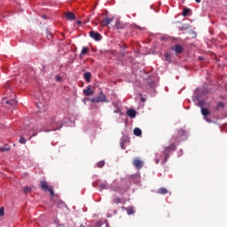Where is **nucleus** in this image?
I'll return each instance as SVG.
<instances>
[{
  "label": "nucleus",
  "mask_w": 227,
  "mask_h": 227,
  "mask_svg": "<svg viewBox=\"0 0 227 227\" xmlns=\"http://www.w3.org/2000/svg\"><path fill=\"white\" fill-rule=\"evenodd\" d=\"M176 150V145L175 144H170L168 146L165 148L163 151L164 156L161 157L163 160V163L168 162V159H169V152H175Z\"/></svg>",
  "instance_id": "nucleus-1"
},
{
  "label": "nucleus",
  "mask_w": 227,
  "mask_h": 227,
  "mask_svg": "<svg viewBox=\"0 0 227 227\" xmlns=\"http://www.w3.org/2000/svg\"><path fill=\"white\" fill-rule=\"evenodd\" d=\"M185 136H187L186 131L184 129H177L175 136H173V139L174 141H176V143H180V141L184 140V137H185Z\"/></svg>",
  "instance_id": "nucleus-2"
},
{
  "label": "nucleus",
  "mask_w": 227,
  "mask_h": 227,
  "mask_svg": "<svg viewBox=\"0 0 227 227\" xmlns=\"http://www.w3.org/2000/svg\"><path fill=\"white\" fill-rule=\"evenodd\" d=\"M41 189L42 191H44V192H46V191L50 192V196L51 198V200L54 198V190L52 186H49V184H47L46 181H41Z\"/></svg>",
  "instance_id": "nucleus-3"
},
{
  "label": "nucleus",
  "mask_w": 227,
  "mask_h": 227,
  "mask_svg": "<svg viewBox=\"0 0 227 227\" xmlns=\"http://www.w3.org/2000/svg\"><path fill=\"white\" fill-rule=\"evenodd\" d=\"M90 102L98 104V102H107V97L104 94V91H100V95L90 98Z\"/></svg>",
  "instance_id": "nucleus-4"
},
{
  "label": "nucleus",
  "mask_w": 227,
  "mask_h": 227,
  "mask_svg": "<svg viewBox=\"0 0 227 227\" xmlns=\"http://www.w3.org/2000/svg\"><path fill=\"white\" fill-rule=\"evenodd\" d=\"M48 125L50 127H51V129H52L51 130H59V129H61V127H62L60 122L59 123L56 122V119L54 117H51L50 119Z\"/></svg>",
  "instance_id": "nucleus-5"
},
{
  "label": "nucleus",
  "mask_w": 227,
  "mask_h": 227,
  "mask_svg": "<svg viewBox=\"0 0 227 227\" xmlns=\"http://www.w3.org/2000/svg\"><path fill=\"white\" fill-rule=\"evenodd\" d=\"M90 38L96 40V42H100L102 40V35L98 32L90 31Z\"/></svg>",
  "instance_id": "nucleus-6"
},
{
  "label": "nucleus",
  "mask_w": 227,
  "mask_h": 227,
  "mask_svg": "<svg viewBox=\"0 0 227 227\" xmlns=\"http://www.w3.org/2000/svg\"><path fill=\"white\" fill-rule=\"evenodd\" d=\"M133 164H134V166H135V168H137V169H141V168H143V166H144V162H143V160H139V159H135L134 160H133Z\"/></svg>",
  "instance_id": "nucleus-7"
},
{
  "label": "nucleus",
  "mask_w": 227,
  "mask_h": 227,
  "mask_svg": "<svg viewBox=\"0 0 227 227\" xmlns=\"http://www.w3.org/2000/svg\"><path fill=\"white\" fill-rule=\"evenodd\" d=\"M83 93L86 95V97H91L95 91L91 90V85H89L85 90H83Z\"/></svg>",
  "instance_id": "nucleus-8"
},
{
  "label": "nucleus",
  "mask_w": 227,
  "mask_h": 227,
  "mask_svg": "<svg viewBox=\"0 0 227 227\" xmlns=\"http://www.w3.org/2000/svg\"><path fill=\"white\" fill-rule=\"evenodd\" d=\"M172 51L176 52V54H182L184 52V48L180 44H176Z\"/></svg>",
  "instance_id": "nucleus-9"
},
{
  "label": "nucleus",
  "mask_w": 227,
  "mask_h": 227,
  "mask_svg": "<svg viewBox=\"0 0 227 227\" xmlns=\"http://www.w3.org/2000/svg\"><path fill=\"white\" fill-rule=\"evenodd\" d=\"M114 20L113 18H106L103 21H101V26L105 27L106 26H109L110 23H112Z\"/></svg>",
  "instance_id": "nucleus-10"
},
{
  "label": "nucleus",
  "mask_w": 227,
  "mask_h": 227,
  "mask_svg": "<svg viewBox=\"0 0 227 227\" xmlns=\"http://www.w3.org/2000/svg\"><path fill=\"white\" fill-rule=\"evenodd\" d=\"M66 19L67 20H75V14H74V12H67L66 13Z\"/></svg>",
  "instance_id": "nucleus-11"
},
{
  "label": "nucleus",
  "mask_w": 227,
  "mask_h": 227,
  "mask_svg": "<svg viewBox=\"0 0 227 227\" xmlns=\"http://www.w3.org/2000/svg\"><path fill=\"white\" fill-rule=\"evenodd\" d=\"M127 115L129 116L130 118H136V110L134 109L128 110Z\"/></svg>",
  "instance_id": "nucleus-12"
},
{
  "label": "nucleus",
  "mask_w": 227,
  "mask_h": 227,
  "mask_svg": "<svg viewBox=\"0 0 227 227\" xmlns=\"http://www.w3.org/2000/svg\"><path fill=\"white\" fill-rule=\"evenodd\" d=\"M88 52H90V48L83 47L80 53V58H82V56H85V54H88Z\"/></svg>",
  "instance_id": "nucleus-13"
},
{
  "label": "nucleus",
  "mask_w": 227,
  "mask_h": 227,
  "mask_svg": "<svg viewBox=\"0 0 227 227\" xmlns=\"http://www.w3.org/2000/svg\"><path fill=\"white\" fill-rule=\"evenodd\" d=\"M9 106H17V101L15 99L4 100Z\"/></svg>",
  "instance_id": "nucleus-14"
},
{
  "label": "nucleus",
  "mask_w": 227,
  "mask_h": 227,
  "mask_svg": "<svg viewBox=\"0 0 227 227\" xmlns=\"http://www.w3.org/2000/svg\"><path fill=\"white\" fill-rule=\"evenodd\" d=\"M201 114L203 116H208V114H210V111L207 108L202 107L201 108Z\"/></svg>",
  "instance_id": "nucleus-15"
},
{
  "label": "nucleus",
  "mask_w": 227,
  "mask_h": 227,
  "mask_svg": "<svg viewBox=\"0 0 227 227\" xmlns=\"http://www.w3.org/2000/svg\"><path fill=\"white\" fill-rule=\"evenodd\" d=\"M126 212H127L128 215H134V214H135L134 207H127V208H126Z\"/></svg>",
  "instance_id": "nucleus-16"
},
{
  "label": "nucleus",
  "mask_w": 227,
  "mask_h": 227,
  "mask_svg": "<svg viewBox=\"0 0 227 227\" xmlns=\"http://www.w3.org/2000/svg\"><path fill=\"white\" fill-rule=\"evenodd\" d=\"M85 81H87V82H90V79H91V73L90 72H86L83 75Z\"/></svg>",
  "instance_id": "nucleus-17"
},
{
  "label": "nucleus",
  "mask_w": 227,
  "mask_h": 227,
  "mask_svg": "<svg viewBox=\"0 0 227 227\" xmlns=\"http://www.w3.org/2000/svg\"><path fill=\"white\" fill-rule=\"evenodd\" d=\"M190 12H191V9L184 8L182 15H183V17H187V15H189Z\"/></svg>",
  "instance_id": "nucleus-18"
},
{
  "label": "nucleus",
  "mask_w": 227,
  "mask_h": 227,
  "mask_svg": "<svg viewBox=\"0 0 227 227\" xmlns=\"http://www.w3.org/2000/svg\"><path fill=\"white\" fill-rule=\"evenodd\" d=\"M133 132H134V135H135V136H137V137H139V136H141V134H143V131H141V129H139V128H136V129L133 130Z\"/></svg>",
  "instance_id": "nucleus-19"
},
{
  "label": "nucleus",
  "mask_w": 227,
  "mask_h": 227,
  "mask_svg": "<svg viewBox=\"0 0 227 227\" xmlns=\"http://www.w3.org/2000/svg\"><path fill=\"white\" fill-rule=\"evenodd\" d=\"M56 207L58 208H63V207H65V202L61 201V200H58L56 203H55Z\"/></svg>",
  "instance_id": "nucleus-20"
},
{
  "label": "nucleus",
  "mask_w": 227,
  "mask_h": 227,
  "mask_svg": "<svg viewBox=\"0 0 227 227\" xmlns=\"http://www.w3.org/2000/svg\"><path fill=\"white\" fill-rule=\"evenodd\" d=\"M216 111H220L221 109H224V103L219 102L215 107Z\"/></svg>",
  "instance_id": "nucleus-21"
},
{
  "label": "nucleus",
  "mask_w": 227,
  "mask_h": 227,
  "mask_svg": "<svg viewBox=\"0 0 227 227\" xmlns=\"http://www.w3.org/2000/svg\"><path fill=\"white\" fill-rule=\"evenodd\" d=\"M158 194H168V189H166V188H160L158 190Z\"/></svg>",
  "instance_id": "nucleus-22"
},
{
  "label": "nucleus",
  "mask_w": 227,
  "mask_h": 227,
  "mask_svg": "<svg viewBox=\"0 0 227 227\" xmlns=\"http://www.w3.org/2000/svg\"><path fill=\"white\" fill-rule=\"evenodd\" d=\"M24 194H28V192H31V187L26 186L23 188Z\"/></svg>",
  "instance_id": "nucleus-23"
},
{
  "label": "nucleus",
  "mask_w": 227,
  "mask_h": 227,
  "mask_svg": "<svg viewBox=\"0 0 227 227\" xmlns=\"http://www.w3.org/2000/svg\"><path fill=\"white\" fill-rule=\"evenodd\" d=\"M113 202L115 203V205H120V203H121V200L120 199V197H117L114 199Z\"/></svg>",
  "instance_id": "nucleus-24"
},
{
  "label": "nucleus",
  "mask_w": 227,
  "mask_h": 227,
  "mask_svg": "<svg viewBox=\"0 0 227 227\" xmlns=\"http://www.w3.org/2000/svg\"><path fill=\"white\" fill-rule=\"evenodd\" d=\"M165 59H166V61H168V63H171V55L169 53L165 54Z\"/></svg>",
  "instance_id": "nucleus-25"
},
{
  "label": "nucleus",
  "mask_w": 227,
  "mask_h": 227,
  "mask_svg": "<svg viewBox=\"0 0 227 227\" xmlns=\"http://www.w3.org/2000/svg\"><path fill=\"white\" fill-rule=\"evenodd\" d=\"M103 166H106V161L101 160L97 163L98 168H102Z\"/></svg>",
  "instance_id": "nucleus-26"
},
{
  "label": "nucleus",
  "mask_w": 227,
  "mask_h": 227,
  "mask_svg": "<svg viewBox=\"0 0 227 227\" xmlns=\"http://www.w3.org/2000/svg\"><path fill=\"white\" fill-rule=\"evenodd\" d=\"M100 189H108L107 187V182L101 183L99 185Z\"/></svg>",
  "instance_id": "nucleus-27"
},
{
  "label": "nucleus",
  "mask_w": 227,
  "mask_h": 227,
  "mask_svg": "<svg viewBox=\"0 0 227 227\" xmlns=\"http://www.w3.org/2000/svg\"><path fill=\"white\" fill-rule=\"evenodd\" d=\"M115 27H117L118 29H123V26L120 24V21H116Z\"/></svg>",
  "instance_id": "nucleus-28"
},
{
  "label": "nucleus",
  "mask_w": 227,
  "mask_h": 227,
  "mask_svg": "<svg viewBox=\"0 0 227 227\" xmlns=\"http://www.w3.org/2000/svg\"><path fill=\"white\" fill-rule=\"evenodd\" d=\"M20 145H26V138L24 137H21L20 138Z\"/></svg>",
  "instance_id": "nucleus-29"
},
{
  "label": "nucleus",
  "mask_w": 227,
  "mask_h": 227,
  "mask_svg": "<svg viewBox=\"0 0 227 227\" xmlns=\"http://www.w3.org/2000/svg\"><path fill=\"white\" fill-rule=\"evenodd\" d=\"M56 81H57V82H61V81H63V78L59 75H57L56 76Z\"/></svg>",
  "instance_id": "nucleus-30"
},
{
  "label": "nucleus",
  "mask_w": 227,
  "mask_h": 227,
  "mask_svg": "<svg viewBox=\"0 0 227 227\" xmlns=\"http://www.w3.org/2000/svg\"><path fill=\"white\" fill-rule=\"evenodd\" d=\"M4 215V207L0 208V217H3Z\"/></svg>",
  "instance_id": "nucleus-31"
},
{
  "label": "nucleus",
  "mask_w": 227,
  "mask_h": 227,
  "mask_svg": "<svg viewBox=\"0 0 227 227\" xmlns=\"http://www.w3.org/2000/svg\"><path fill=\"white\" fill-rule=\"evenodd\" d=\"M47 38L48 40H52V34L51 32H47Z\"/></svg>",
  "instance_id": "nucleus-32"
},
{
  "label": "nucleus",
  "mask_w": 227,
  "mask_h": 227,
  "mask_svg": "<svg viewBox=\"0 0 227 227\" xmlns=\"http://www.w3.org/2000/svg\"><path fill=\"white\" fill-rule=\"evenodd\" d=\"M111 191H114V192L119 191L118 187L111 186Z\"/></svg>",
  "instance_id": "nucleus-33"
},
{
  "label": "nucleus",
  "mask_w": 227,
  "mask_h": 227,
  "mask_svg": "<svg viewBox=\"0 0 227 227\" xmlns=\"http://www.w3.org/2000/svg\"><path fill=\"white\" fill-rule=\"evenodd\" d=\"M121 109L120 108H117L115 111H114V113H121Z\"/></svg>",
  "instance_id": "nucleus-34"
},
{
  "label": "nucleus",
  "mask_w": 227,
  "mask_h": 227,
  "mask_svg": "<svg viewBox=\"0 0 227 227\" xmlns=\"http://www.w3.org/2000/svg\"><path fill=\"white\" fill-rule=\"evenodd\" d=\"M8 151H10V148L2 149V152H8Z\"/></svg>",
  "instance_id": "nucleus-35"
},
{
  "label": "nucleus",
  "mask_w": 227,
  "mask_h": 227,
  "mask_svg": "<svg viewBox=\"0 0 227 227\" xmlns=\"http://www.w3.org/2000/svg\"><path fill=\"white\" fill-rule=\"evenodd\" d=\"M155 163H156V164H159V158H156V159H155Z\"/></svg>",
  "instance_id": "nucleus-36"
},
{
  "label": "nucleus",
  "mask_w": 227,
  "mask_h": 227,
  "mask_svg": "<svg viewBox=\"0 0 227 227\" xmlns=\"http://www.w3.org/2000/svg\"><path fill=\"white\" fill-rule=\"evenodd\" d=\"M121 146L122 150H125V147L123 146V143L121 144Z\"/></svg>",
  "instance_id": "nucleus-37"
},
{
  "label": "nucleus",
  "mask_w": 227,
  "mask_h": 227,
  "mask_svg": "<svg viewBox=\"0 0 227 227\" xmlns=\"http://www.w3.org/2000/svg\"><path fill=\"white\" fill-rule=\"evenodd\" d=\"M35 136H37V134L36 133H33L32 137H35Z\"/></svg>",
  "instance_id": "nucleus-38"
},
{
  "label": "nucleus",
  "mask_w": 227,
  "mask_h": 227,
  "mask_svg": "<svg viewBox=\"0 0 227 227\" xmlns=\"http://www.w3.org/2000/svg\"><path fill=\"white\" fill-rule=\"evenodd\" d=\"M196 3H201V0H195Z\"/></svg>",
  "instance_id": "nucleus-39"
},
{
  "label": "nucleus",
  "mask_w": 227,
  "mask_h": 227,
  "mask_svg": "<svg viewBox=\"0 0 227 227\" xmlns=\"http://www.w3.org/2000/svg\"><path fill=\"white\" fill-rule=\"evenodd\" d=\"M141 100H142V102H145V98H142Z\"/></svg>",
  "instance_id": "nucleus-40"
},
{
  "label": "nucleus",
  "mask_w": 227,
  "mask_h": 227,
  "mask_svg": "<svg viewBox=\"0 0 227 227\" xmlns=\"http://www.w3.org/2000/svg\"><path fill=\"white\" fill-rule=\"evenodd\" d=\"M161 40H166V37H161Z\"/></svg>",
  "instance_id": "nucleus-41"
},
{
  "label": "nucleus",
  "mask_w": 227,
  "mask_h": 227,
  "mask_svg": "<svg viewBox=\"0 0 227 227\" xmlns=\"http://www.w3.org/2000/svg\"><path fill=\"white\" fill-rule=\"evenodd\" d=\"M206 120H207V121H209V122L211 121H210V120H208V119H206Z\"/></svg>",
  "instance_id": "nucleus-42"
},
{
  "label": "nucleus",
  "mask_w": 227,
  "mask_h": 227,
  "mask_svg": "<svg viewBox=\"0 0 227 227\" xmlns=\"http://www.w3.org/2000/svg\"><path fill=\"white\" fill-rule=\"evenodd\" d=\"M77 24H81V21H77Z\"/></svg>",
  "instance_id": "nucleus-43"
}]
</instances>
